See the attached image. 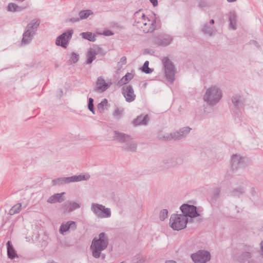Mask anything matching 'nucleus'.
Listing matches in <instances>:
<instances>
[{
	"label": "nucleus",
	"mask_w": 263,
	"mask_h": 263,
	"mask_svg": "<svg viewBox=\"0 0 263 263\" xmlns=\"http://www.w3.org/2000/svg\"><path fill=\"white\" fill-rule=\"evenodd\" d=\"M164 69V74L166 79L170 82L175 80V68L173 62L168 57H164L162 60Z\"/></svg>",
	"instance_id": "39448f33"
},
{
	"label": "nucleus",
	"mask_w": 263,
	"mask_h": 263,
	"mask_svg": "<svg viewBox=\"0 0 263 263\" xmlns=\"http://www.w3.org/2000/svg\"><path fill=\"white\" fill-rule=\"evenodd\" d=\"M80 20L79 17H72L70 18L68 21L72 23L79 22Z\"/></svg>",
	"instance_id": "09e8293b"
},
{
	"label": "nucleus",
	"mask_w": 263,
	"mask_h": 263,
	"mask_svg": "<svg viewBox=\"0 0 263 263\" xmlns=\"http://www.w3.org/2000/svg\"><path fill=\"white\" fill-rule=\"evenodd\" d=\"M96 85L97 86L94 88V90L98 92H104L109 87L108 84L106 83L105 80L102 76L98 78Z\"/></svg>",
	"instance_id": "dca6fc26"
},
{
	"label": "nucleus",
	"mask_w": 263,
	"mask_h": 263,
	"mask_svg": "<svg viewBox=\"0 0 263 263\" xmlns=\"http://www.w3.org/2000/svg\"><path fill=\"white\" fill-rule=\"evenodd\" d=\"M154 7H156L158 5V0H149Z\"/></svg>",
	"instance_id": "8fccbe9b"
},
{
	"label": "nucleus",
	"mask_w": 263,
	"mask_h": 263,
	"mask_svg": "<svg viewBox=\"0 0 263 263\" xmlns=\"http://www.w3.org/2000/svg\"><path fill=\"white\" fill-rule=\"evenodd\" d=\"M8 257L10 259H13L18 257L16 251L15 250L11 242L8 241L6 243Z\"/></svg>",
	"instance_id": "b1692460"
},
{
	"label": "nucleus",
	"mask_w": 263,
	"mask_h": 263,
	"mask_svg": "<svg viewBox=\"0 0 263 263\" xmlns=\"http://www.w3.org/2000/svg\"><path fill=\"white\" fill-rule=\"evenodd\" d=\"M65 194V192L54 194L47 199V202L51 204L57 202L61 203L65 200V198L63 196Z\"/></svg>",
	"instance_id": "6ab92c4d"
},
{
	"label": "nucleus",
	"mask_w": 263,
	"mask_h": 263,
	"mask_svg": "<svg viewBox=\"0 0 263 263\" xmlns=\"http://www.w3.org/2000/svg\"><path fill=\"white\" fill-rule=\"evenodd\" d=\"M245 192V189L242 187H239L234 189L231 192V195L233 197H239L240 196Z\"/></svg>",
	"instance_id": "72a5a7b5"
},
{
	"label": "nucleus",
	"mask_w": 263,
	"mask_h": 263,
	"mask_svg": "<svg viewBox=\"0 0 263 263\" xmlns=\"http://www.w3.org/2000/svg\"><path fill=\"white\" fill-rule=\"evenodd\" d=\"M237 16L234 11H230L229 14V22L230 27L233 30L236 29Z\"/></svg>",
	"instance_id": "a878e982"
},
{
	"label": "nucleus",
	"mask_w": 263,
	"mask_h": 263,
	"mask_svg": "<svg viewBox=\"0 0 263 263\" xmlns=\"http://www.w3.org/2000/svg\"><path fill=\"white\" fill-rule=\"evenodd\" d=\"M163 168H168L176 166L177 165V160L174 157H168L163 160Z\"/></svg>",
	"instance_id": "393cba45"
},
{
	"label": "nucleus",
	"mask_w": 263,
	"mask_h": 263,
	"mask_svg": "<svg viewBox=\"0 0 263 263\" xmlns=\"http://www.w3.org/2000/svg\"><path fill=\"white\" fill-rule=\"evenodd\" d=\"M93 99L92 98H89L88 99V108L93 114H95L94 105H93Z\"/></svg>",
	"instance_id": "58836bf2"
},
{
	"label": "nucleus",
	"mask_w": 263,
	"mask_h": 263,
	"mask_svg": "<svg viewBox=\"0 0 263 263\" xmlns=\"http://www.w3.org/2000/svg\"><path fill=\"white\" fill-rule=\"evenodd\" d=\"M24 9V7L19 6L13 3H10L7 6V10L10 12H21Z\"/></svg>",
	"instance_id": "c756f323"
},
{
	"label": "nucleus",
	"mask_w": 263,
	"mask_h": 263,
	"mask_svg": "<svg viewBox=\"0 0 263 263\" xmlns=\"http://www.w3.org/2000/svg\"><path fill=\"white\" fill-rule=\"evenodd\" d=\"M229 3H232L235 2L236 0H227Z\"/></svg>",
	"instance_id": "4d7b16f0"
},
{
	"label": "nucleus",
	"mask_w": 263,
	"mask_h": 263,
	"mask_svg": "<svg viewBox=\"0 0 263 263\" xmlns=\"http://www.w3.org/2000/svg\"><path fill=\"white\" fill-rule=\"evenodd\" d=\"M67 177H60L57 179H53L52 180V185H60L68 183V180H67Z\"/></svg>",
	"instance_id": "7c9ffc66"
},
{
	"label": "nucleus",
	"mask_w": 263,
	"mask_h": 263,
	"mask_svg": "<svg viewBox=\"0 0 263 263\" xmlns=\"http://www.w3.org/2000/svg\"><path fill=\"white\" fill-rule=\"evenodd\" d=\"M173 40V37L170 35L164 34L156 37L154 40V43L158 46L165 47L170 45Z\"/></svg>",
	"instance_id": "9d476101"
},
{
	"label": "nucleus",
	"mask_w": 263,
	"mask_h": 263,
	"mask_svg": "<svg viewBox=\"0 0 263 263\" xmlns=\"http://www.w3.org/2000/svg\"><path fill=\"white\" fill-rule=\"evenodd\" d=\"M80 208V204L76 202H70L68 206V212H71Z\"/></svg>",
	"instance_id": "e433bc0d"
},
{
	"label": "nucleus",
	"mask_w": 263,
	"mask_h": 263,
	"mask_svg": "<svg viewBox=\"0 0 263 263\" xmlns=\"http://www.w3.org/2000/svg\"><path fill=\"white\" fill-rule=\"evenodd\" d=\"M77 229V224L75 221H68L65 223H63L59 229L60 233L64 235L66 232L68 231L69 230H75Z\"/></svg>",
	"instance_id": "2eb2a0df"
},
{
	"label": "nucleus",
	"mask_w": 263,
	"mask_h": 263,
	"mask_svg": "<svg viewBox=\"0 0 263 263\" xmlns=\"http://www.w3.org/2000/svg\"><path fill=\"white\" fill-rule=\"evenodd\" d=\"M91 210L98 218H109L111 215L110 208H106L104 205L97 203L91 204Z\"/></svg>",
	"instance_id": "423d86ee"
},
{
	"label": "nucleus",
	"mask_w": 263,
	"mask_h": 263,
	"mask_svg": "<svg viewBox=\"0 0 263 263\" xmlns=\"http://www.w3.org/2000/svg\"><path fill=\"white\" fill-rule=\"evenodd\" d=\"M248 44H250V45H255L258 48H260V45H259V44H258V43L256 41L250 40L249 41V42L248 43Z\"/></svg>",
	"instance_id": "49530a36"
},
{
	"label": "nucleus",
	"mask_w": 263,
	"mask_h": 263,
	"mask_svg": "<svg viewBox=\"0 0 263 263\" xmlns=\"http://www.w3.org/2000/svg\"><path fill=\"white\" fill-rule=\"evenodd\" d=\"M155 18L150 23L148 24L149 26L148 29H145L143 30V32L145 33L153 32L155 29L160 27V21L159 18L156 17V14L154 13Z\"/></svg>",
	"instance_id": "f3484780"
},
{
	"label": "nucleus",
	"mask_w": 263,
	"mask_h": 263,
	"mask_svg": "<svg viewBox=\"0 0 263 263\" xmlns=\"http://www.w3.org/2000/svg\"><path fill=\"white\" fill-rule=\"evenodd\" d=\"M114 138L120 143H124L122 148L125 150L129 152L136 151L137 145L136 143L131 141L132 138L129 135L118 131H115Z\"/></svg>",
	"instance_id": "7ed1b4c3"
},
{
	"label": "nucleus",
	"mask_w": 263,
	"mask_h": 263,
	"mask_svg": "<svg viewBox=\"0 0 263 263\" xmlns=\"http://www.w3.org/2000/svg\"><path fill=\"white\" fill-rule=\"evenodd\" d=\"M139 23H140L139 22L135 21L134 23V26H136V24H138Z\"/></svg>",
	"instance_id": "bf43d9fd"
},
{
	"label": "nucleus",
	"mask_w": 263,
	"mask_h": 263,
	"mask_svg": "<svg viewBox=\"0 0 263 263\" xmlns=\"http://www.w3.org/2000/svg\"><path fill=\"white\" fill-rule=\"evenodd\" d=\"M108 245V238L104 232L99 234L98 238H94L92 239L90 249L92 252V255L95 258H101L102 259L105 258V254H102V251L105 250Z\"/></svg>",
	"instance_id": "f257e3e1"
},
{
	"label": "nucleus",
	"mask_w": 263,
	"mask_h": 263,
	"mask_svg": "<svg viewBox=\"0 0 263 263\" xmlns=\"http://www.w3.org/2000/svg\"><path fill=\"white\" fill-rule=\"evenodd\" d=\"M80 35L83 39L90 42H95L96 40L95 36L90 32H82Z\"/></svg>",
	"instance_id": "2f4dec72"
},
{
	"label": "nucleus",
	"mask_w": 263,
	"mask_h": 263,
	"mask_svg": "<svg viewBox=\"0 0 263 263\" xmlns=\"http://www.w3.org/2000/svg\"><path fill=\"white\" fill-rule=\"evenodd\" d=\"M245 157L239 155L234 154L231 158V168L235 170L241 167H244Z\"/></svg>",
	"instance_id": "ddd939ff"
},
{
	"label": "nucleus",
	"mask_w": 263,
	"mask_h": 263,
	"mask_svg": "<svg viewBox=\"0 0 263 263\" xmlns=\"http://www.w3.org/2000/svg\"><path fill=\"white\" fill-rule=\"evenodd\" d=\"M89 177H86L85 175L80 174L78 176H72L68 177L67 180L68 183L73 182H79L83 180H87Z\"/></svg>",
	"instance_id": "c85d7f7f"
},
{
	"label": "nucleus",
	"mask_w": 263,
	"mask_h": 263,
	"mask_svg": "<svg viewBox=\"0 0 263 263\" xmlns=\"http://www.w3.org/2000/svg\"><path fill=\"white\" fill-rule=\"evenodd\" d=\"M220 193V189L219 187L216 188L213 191V193L212 196V199L213 200H217L219 197Z\"/></svg>",
	"instance_id": "37998d69"
},
{
	"label": "nucleus",
	"mask_w": 263,
	"mask_h": 263,
	"mask_svg": "<svg viewBox=\"0 0 263 263\" xmlns=\"http://www.w3.org/2000/svg\"><path fill=\"white\" fill-rule=\"evenodd\" d=\"M174 136H173V133L170 134H166L163 136L159 135L158 139L161 140L169 141L171 140H174Z\"/></svg>",
	"instance_id": "4c0bfd02"
},
{
	"label": "nucleus",
	"mask_w": 263,
	"mask_h": 263,
	"mask_svg": "<svg viewBox=\"0 0 263 263\" xmlns=\"http://www.w3.org/2000/svg\"><path fill=\"white\" fill-rule=\"evenodd\" d=\"M126 63V58L124 56L122 57L120 60V62L118 63V65L121 64L120 66H122L123 65H125Z\"/></svg>",
	"instance_id": "a18cd8bd"
},
{
	"label": "nucleus",
	"mask_w": 263,
	"mask_h": 263,
	"mask_svg": "<svg viewBox=\"0 0 263 263\" xmlns=\"http://www.w3.org/2000/svg\"><path fill=\"white\" fill-rule=\"evenodd\" d=\"M165 263H176V262L174 260H167L166 261Z\"/></svg>",
	"instance_id": "5fc2aeb1"
},
{
	"label": "nucleus",
	"mask_w": 263,
	"mask_h": 263,
	"mask_svg": "<svg viewBox=\"0 0 263 263\" xmlns=\"http://www.w3.org/2000/svg\"><path fill=\"white\" fill-rule=\"evenodd\" d=\"M191 257L194 263H206L211 259V254L206 250H200L193 253Z\"/></svg>",
	"instance_id": "6e6552de"
},
{
	"label": "nucleus",
	"mask_w": 263,
	"mask_h": 263,
	"mask_svg": "<svg viewBox=\"0 0 263 263\" xmlns=\"http://www.w3.org/2000/svg\"><path fill=\"white\" fill-rule=\"evenodd\" d=\"M168 211L167 209L162 210L159 214V218L161 221L164 220L167 217Z\"/></svg>",
	"instance_id": "a19ab883"
},
{
	"label": "nucleus",
	"mask_w": 263,
	"mask_h": 263,
	"mask_svg": "<svg viewBox=\"0 0 263 263\" xmlns=\"http://www.w3.org/2000/svg\"><path fill=\"white\" fill-rule=\"evenodd\" d=\"M140 14L139 13V11H136L135 13V16L136 17L137 16H138L139 14Z\"/></svg>",
	"instance_id": "6e6d98bb"
},
{
	"label": "nucleus",
	"mask_w": 263,
	"mask_h": 263,
	"mask_svg": "<svg viewBox=\"0 0 263 263\" xmlns=\"http://www.w3.org/2000/svg\"><path fill=\"white\" fill-rule=\"evenodd\" d=\"M221 97V90L218 87L214 86L207 89L203 96V100L210 106H213L219 102Z\"/></svg>",
	"instance_id": "f03ea898"
},
{
	"label": "nucleus",
	"mask_w": 263,
	"mask_h": 263,
	"mask_svg": "<svg viewBox=\"0 0 263 263\" xmlns=\"http://www.w3.org/2000/svg\"><path fill=\"white\" fill-rule=\"evenodd\" d=\"M214 23L215 21L213 19H212L209 21V22H206L205 23L209 24L211 26H213Z\"/></svg>",
	"instance_id": "603ef678"
},
{
	"label": "nucleus",
	"mask_w": 263,
	"mask_h": 263,
	"mask_svg": "<svg viewBox=\"0 0 263 263\" xmlns=\"http://www.w3.org/2000/svg\"><path fill=\"white\" fill-rule=\"evenodd\" d=\"M146 18L147 19V20H148V22H150V20L148 19V17H147Z\"/></svg>",
	"instance_id": "680f3d73"
},
{
	"label": "nucleus",
	"mask_w": 263,
	"mask_h": 263,
	"mask_svg": "<svg viewBox=\"0 0 263 263\" xmlns=\"http://www.w3.org/2000/svg\"><path fill=\"white\" fill-rule=\"evenodd\" d=\"M191 130V128L190 127L186 126L181 128L178 130L173 132V136H174V140H179L183 138L189 134Z\"/></svg>",
	"instance_id": "4468645a"
},
{
	"label": "nucleus",
	"mask_w": 263,
	"mask_h": 263,
	"mask_svg": "<svg viewBox=\"0 0 263 263\" xmlns=\"http://www.w3.org/2000/svg\"><path fill=\"white\" fill-rule=\"evenodd\" d=\"M40 24V20L38 18L33 19L30 21L29 23L27 24L25 28V30H28L29 32H33V33H36L37 28Z\"/></svg>",
	"instance_id": "a211bd4d"
},
{
	"label": "nucleus",
	"mask_w": 263,
	"mask_h": 263,
	"mask_svg": "<svg viewBox=\"0 0 263 263\" xmlns=\"http://www.w3.org/2000/svg\"><path fill=\"white\" fill-rule=\"evenodd\" d=\"M79 59V55L74 52H72L71 54V57L69 61L71 63H76Z\"/></svg>",
	"instance_id": "ea45409f"
},
{
	"label": "nucleus",
	"mask_w": 263,
	"mask_h": 263,
	"mask_svg": "<svg viewBox=\"0 0 263 263\" xmlns=\"http://www.w3.org/2000/svg\"><path fill=\"white\" fill-rule=\"evenodd\" d=\"M148 65H149V62L148 61H146L144 63L143 66L140 68L141 70L146 74L151 73L153 72V69L152 68H150L148 67Z\"/></svg>",
	"instance_id": "c9c22d12"
},
{
	"label": "nucleus",
	"mask_w": 263,
	"mask_h": 263,
	"mask_svg": "<svg viewBox=\"0 0 263 263\" xmlns=\"http://www.w3.org/2000/svg\"><path fill=\"white\" fill-rule=\"evenodd\" d=\"M149 121V117L148 115L143 116L142 115L138 116L136 119L133 121V124L134 126L146 125Z\"/></svg>",
	"instance_id": "aec40b11"
},
{
	"label": "nucleus",
	"mask_w": 263,
	"mask_h": 263,
	"mask_svg": "<svg viewBox=\"0 0 263 263\" xmlns=\"http://www.w3.org/2000/svg\"><path fill=\"white\" fill-rule=\"evenodd\" d=\"M93 12L91 10H84L79 12V18L81 20H84L88 18L90 15L92 14Z\"/></svg>",
	"instance_id": "473e14b6"
},
{
	"label": "nucleus",
	"mask_w": 263,
	"mask_h": 263,
	"mask_svg": "<svg viewBox=\"0 0 263 263\" xmlns=\"http://www.w3.org/2000/svg\"><path fill=\"white\" fill-rule=\"evenodd\" d=\"M241 96L239 95H234L232 97V103L233 105V107L232 108L233 112L239 116L240 113V109L243 107V103L241 101Z\"/></svg>",
	"instance_id": "f8f14e48"
},
{
	"label": "nucleus",
	"mask_w": 263,
	"mask_h": 263,
	"mask_svg": "<svg viewBox=\"0 0 263 263\" xmlns=\"http://www.w3.org/2000/svg\"><path fill=\"white\" fill-rule=\"evenodd\" d=\"M123 112V109H120L119 108L117 107L113 113V115L117 119H120L122 117Z\"/></svg>",
	"instance_id": "79ce46f5"
},
{
	"label": "nucleus",
	"mask_w": 263,
	"mask_h": 263,
	"mask_svg": "<svg viewBox=\"0 0 263 263\" xmlns=\"http://www.w3.org/2000/svg\"><path fill=\"white\" fill-rule=\"evenodd\" d=\"M59 90H60V97H61L63 94V90L62 89H60Z\"/></svg>",
	"instance_id": "13d9d810"
},
{
	"label": "nucleus",
	"mask_w": 263,
	"mask_h": 263,
	"mask_svg": "<svg viewBox=\"0 0 263 263\" xmlns=\"http://www.w3.org/2000/svg\"><path fill=\"white\" fill-rule=\"evenodd\" d=\"M22 204L17 203L13 205L9 211V214L13 215L15 214L18 213L21 209Z\"/></svg>",
	"instance_id": "f704fd0d"
},
{
	"label": "nucleus",
	"mask_w": 263,
	"mask_h": 263,
	"mask_svg": "<svg viewBox=\"0 0 263 263\" xmlns=\"http://www.w3.org/2000/svg\"><path fill=\"white\" fill-rule=\"evenodd\" d=\"M202 32L209 36H213L215 34L216 29L214 26H211L209 24L204 23L201 29Z\"/></svg>",
	"instance_id": "bb28decb"
},
{
	"label": "nucleus",
	"mask_w": 263,
	"mask_h": 263,
	"mask_svg": "<svg viewBox=\"0 0 263 263\" xmlns=\"http://www.w3.org/2000/svg\"><path fill=\"white\" fill-rule=\"evenodd\" d=\"M141 17H142V20L143 21H145L146 18H145V15L144 13H142V15H141Z\"/></svg>",
	"instance_id": "864d4df0"
},
{
	"label": "nucleus",
	"mask_w": 263,
	"mask_h": 263,
	"mask_svg": "<svg viewBox=\"0 0 263 263\" xmlns=\"http://www.w3.org/2000/svg\"><path fill=\"white\" fill-rule=\"evenodd\" d=\"M199 5H200V7H203V4H202L201 2L200 3Z\"/></svg>",
	"instance_id": "052dcab7"
},
{
	"label": "nucleus",
	"mask_w": 263,
	"mask_h": 263,
	"mask_svg": "<svg viewBox=\"0 0 263 263\" xmlns=\"http://www.w3.org/2000/svg\"><path fill=\"white\" fill-rule=\"evenodd\" d=\"M103 34L105 36H111L114 34V33L110 30H106L103 31Z\"/></svg>",
	"instance_id": "de8ad7c7"
},
{
	"label": "nucleus",
	"mask_w": 263,
	"mask_h": 263,
	"mask_svg": "<svg viewBox=\"0 0 263 263\" xmlns=\"http://www.w3.org/2000/svg\"><path fill=\"white\" fill-rule=\"evenodd\" d=\"M246 250H247L248 251H246L242 253L241 256L238 258V260L240 262H242L243 261V260H241V258H242V260L250 258L252 257L251 254L257 251V249L250 246H248Z\"/></svg>",
	"instance_id": "4be33fe9"
},
{
	"label": "nucleus",
	"mask_w": 263,
	"mask_h": 263,
	"mask_svg": "<svg viewBox=\"0 0 263 263\" xmlns=\"http://www.w3.org/2000/svg\"><path fill=\"white\" fill-rule=\"evenodd\" d=\"M122 93L127 102H132L136 99V95L132 85H128L122 88Z\"/></svg>",
	"instance_id": "9b49d317"
},
{
	"label": "nucleus",
	"mask_w": 263,
	"mask_h": 263,
	"mask_svg": "<svg viewBox=\"0 0 263 263\" xmlns=\"http://www.w3.org/2000/svg\"><path fill=\"white\" fill-rule=\"evenodd\" d=\"M121 263H124V262H121Z\"/></svg>",
	"instance_id": "e2e57ef3"
},
{
	"label": "nucleus",
	"mask_w": 263,
	"mask_h": 263,
	"mask_svg": "<svg viewBox=\"0 0 263 263\" xmlns=\"http://www.w3.org/2000/svg\"><path fill=\"white\" fill-rule=\"evenodd\" d=\"M108 104V101L106 99H104L102 101L98 104V108L100 110H104V106Z\"/></svg>",
	"instance_id": "c03bdc74"
},
{
	"label": "nucleus",
	"mask_w": 263,
	"mask_h": 263,
	"mask_svg": "<svg viewBox=\"0 0 263 263\" xmlns=\"http://www.w3.org/2000/svg\"><path fill=\"white\" fill-rule=\"evenodd\" d=\"M34 35L35 34L33 33V32H29L28 30H26L25 29L21 41L22 45H26L29 44L33 40Z\"/></svg>",
	"instance_id": "412c9836"
},
{
	"label": "nucleus",
	"mask_w": 263,
	"mask_h": 263,
	"mask_svg": "<svg viewBox=\"0 0 263 263\" xmlns=\"http://www.w3.org/2000/svg\"><path fill=\"white\" fill-rule=\"evenodd\" d=\"M143 26H141V28L142 29V30H144L145 29H148V27H147V25H148L147 23H142Z\"/></svg>",
	"instance_id": "3c124183"
},
{
	"label": "nucleus",
	"mask_w": 263,
	"mask_h": 263,
	"mask_svg": "<svg viewBox=\"0 0 263 263\" xmlns=\"http://www.w3.org/2000/svg\"><path fill=\"white\" fill-rule=\"evenodd\" d=\"M101 50V48L100 47L98 48V51H96V50L93 48H90L87 52V58L86 61V63L87 64H91L93 62V61L95 60L96 58V55L98 53V52Z\"/></svg>",
	"instance_id": "5701e85b"
},
{
	"label": "nucleus",
	"mask_w": 263,
	"mask_h": 263,
	"mask_svg": "<svg viewBox=\"0 0 263 263\" xmlns=\"http://www.w3.org/2000/svg\"><path fill=\"white\" fill-rule=\"evenodd\" d=\"M180 210L182 213L181 215L184 216L185 218H193L201 217L199 211H198L197 206L194 205L184 203L180 206Z\"/></svg>",
	"instance_id": "0eeeda50"
},
{
	"label": "nucleus",
	"mask_w": 263,
	"mask_h": 263,
	"mask_svg": "<svg viewBox=\"0 0 263 263\" xmlns=\"http://www.w3.org/2000/svg\"><path fill=\"white\" fill-rule=\"evenodd\" d=\"M188 218L181 214L172 215L170 219V226L175 231H180L186 227Z\"/></svg>",
	"instance_id": "20e7f679"
},
{
	"label": "nucleus",
	"mask_w": 263,
	"mask_h": 263,
	"mask_svg": "<svg viewBox=\"0 0 263 263\" xmlns=\"http://www.w3.org/2000/svg\"><path fill=\"white\" fill-rule=\"evenodd\" d=\"M133 77L134 76L132 73L127 72L118 82L117 85L119 86H122L123 85L127 84L133 78Z\"/></svg>",
	"instance_id": "cd10ccee"
},
{
	"label": "nucleus",
	"mask_w": 263,
	"mask_h": 263,
	"mask_svg": "<svg viewBox=\"0 0 263 263\" xmlns=\"http://www.w3.org/2000/svg\"><path fill=\"white\" fill-rule=\"evenodd\" d=\"M73 33L72 29L66 30L57 37L55 44L58 46L66 48L72 37Z\"/></svg>",
	"instance_id": "1a4fd4ad"
}]
</instances>
